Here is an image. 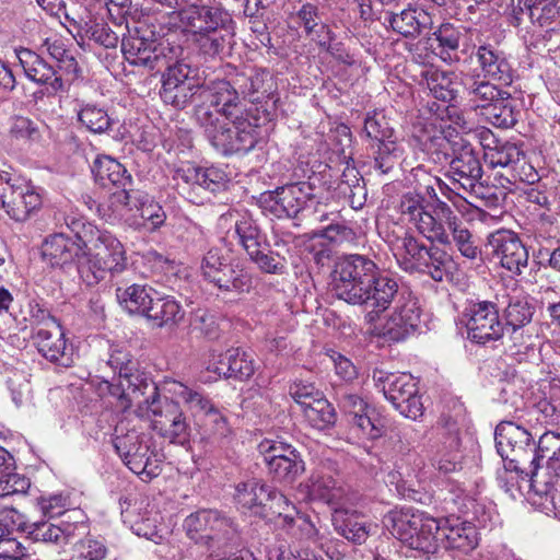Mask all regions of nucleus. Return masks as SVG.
Here are the masks:
<instances>
[{"mask_svg": "<svg viewBox=\"0 0 560 560\" xmlns=\"http://www.w3.org/2000/svg\"><path fill=\"white\" fill-rule=\"evenodd\" d=\"M133 194L129 189H119L110 194L97 206V212L102 220L109 224H125L128 228H138L131 201Z\"/></svg>", "mask_w": 560, "mask_h": 560, "instance_id": "obj_30", "label": "nucleus"}, {"mask_svg": "<svg viewBox=\"0 0 560 560\" xmlns=\"http://www.w3.org/2000/svg\"><path fill=\"white\" fill-rule=\"evenodd\" d=\"M422 83L430 93L438 100L451 102L458 92V78L454 71L441 70L434 67L427 68L421 72Z\"/></svg>", "mask_w": 560, "mask_h": 560, "instance_id": "obj_37", "label": "nucleus"}, {"mask_svg": "<svg viewBox=\"0 0 560 560\" xmlns=\"http://www.w3.org/2000/svg\"><path fill=\"white\" fill-rule=\"evenodd\" d=\"M92 173L103 186L112 184L121 189H128L132 183V177L126 167L109 155H98L93 162Z\"/></svg>", "mask_w": 560, "mask_h": 560, "instance_id": "obj_42", "label": "nucleus"}, {"mask_svg": "<svg viewBox=\"0 0 560 560\" xmlns=\"http://www.w3.org/2000/svg\"><path fill=\"white\" fill-rule=\"evenodd\" d=\"M462 322L466 327L467 338L478 345L500 340L504 335L505 328L500 320L497 305L489 301L477 302L466 307Z\"/></svg>", "mask_w": 560, "mask_h": 560, "instance_id": "obj_13", "label": "nucleus"}, {"mask_svg": "<svg viewBox=\"0 0 560 560\" xmlns=\"http://www.w3.org/2000/svg\"><path fill=\"white\" fill-rule=\"evenodd\" d=\"M280 525L288 534L301 541L313 544L318 542V529L308 516L300 514L295 506L293 510H283L281 516L273 521Z\"/></svg>", "mask_w": 560, "mask_h": 560, "instance_id": "obj_43", "label": "nucleus"}, {"mask_svg": "<svg viewBox=\"0 0 560 560\" xmlns=\"http://www.w3.org/2000/svg\"><path fill=\"white\" fill-rule=\"evenodd\" d=\"M211 517H213L212 510H200L188 515L184 522L188 537L197 544L209 545L210 538L213 537L209 534Z\"/></svg>", "mask_w": 560, "mask_h": 560, "instance_id": "obj_53", "label": "nucleus"}, {"mask_svg": "<svg viewBox=\"0 0 560 560\" xmlns=\"http://www.w3.org/2000/svg\"><path fill=\"white\" fill-rule=\"evenodd\" d=\"M40 326L34 328V345L47 360L62 366H70L73 362V350L67 345L61 326L49 312L40 311Z\"/></svg>", "mask_w": 560, "mask_h": 560, "instance_id": "obj_16", "label": "nucleus"}, {"mask_svg": "<svg viewBox=\"0 0 560 560\" xmlns=\"http://www.w3.org/2000/svg\"><path fill=\"white\" fill-rule=\"evenodd\" d=\"M24 524L23 515L13 508L0 509V547L5 544L18 545L12 535L20 530ZM0 552H7V549L0 548Z\"/></svg>", "mask_w": 560, "mask_h": 560, "instance_id": "obj_58", "label": "nucleus"}, {"mask_svg": "<svg viewBox=\"0 0 560 560\" xmlns=\"http://www.w3.org/2000/svg\"><path fill=\"white\" fill-rule=\"evenodd\" d=\"M352 428L365 439L375 440L383 433V423L375 417V411L371 407L360 412L351 419Z\"/></svg>", "mask_w": 560, "mask_h": 560, "instance_id": "obj_61", "label": "nucleus"}, {"mask_svg": "<svg viewBox=\"0 0 560 560\" xmlns=\"http://www.w3.org/2000/svg\"><path fill=\"white\" fill-rule=\"evenodd\" d=\"M448 452L439 453L434 458V466L443 474H450L460 468L459 456L455 452L459 447L458 429L455 422L447 423V439L445 441Z\"/></svg>", "mask_w": 560, "mask_h": 560, "instance_id": "obj_50", "label": "nucleus"}, {"mask_svg": "<svg viewBox=\"0 0 560 560\" xmlns=\"http://www.w3.org/2000/svg\"><path fill=\"white\" fill-rule=\"evenodd\" d=\"M78 119L82 126L93 133L105 132L112 120L107 112L94 104H85L78 112Z\"/></svg>", "mask_w": 560, "mask_h": 560, "instance_id": "obj_56", "label": "nucleus"}, {"mask_svg": "<svg viewBox=\"0 0 560 560\" xmlns=\"http://www.w3.org/2000/svg\"><path fill=\"white\" fill-rule=\"evenodd\" d=\"M398 294V282L388 273L381 272L376 267L373 280L364 289L362 305L371 307L366 314L369 322H373L376 314L388 308L394 298Z\"/></svg>", "mask_w": 560, "mask_h": 560, "instance_id": "obj_26", "label": "nucleus"}, {"mask_svg": "<svg viewBox=\"0 0 560 560\" xmlns=\"http://www.w3.org/2000/svg\"><path fill=\"white\" fill-rule=\"evenodd\" d=\"M179 21L189 39L209 56L220 54L232 33L233 20L220 7L189 5L179 12Z\"/></svg>", "mask_w": 560, "mask_h": 560, "instance_id": "obj_4", "label": "nucleus"}, {"mask_svg": "<svg viewBox=\"0 0 560 560\" xmlns=\"http://www.w3.org/2000/svg\"><path fill=\"white\" fill-rule=\"evenodd\" d=\"M132 202L136 220L140 223L138 228H131L132 230L144 229L153 232L164 224L166 220L165 211L148 194L133 192Z\"/></svg>", "mask_w": 560, "mask_h": 560, "instance_id": "obj_41", "label": "nucleus"}, {"mask_svg": "<svg viewBox=\"0 0 560 560\" xmlns=\"http://www.w3.org/2000/svg\"><path fill=\"white\" fill-rule=\"evenodd\" d=\"M261 209L277 218H294L300 213L315 221L327 220L322 210L323 205L314 194L313 186L307 182L293 183L278 187L273 191H265L259 197Z\"/></svg>", "mask_w": 560, "mask_h": 560, "instance_id": "obj_6", "label": "nucleus"}, {"mask_svg": "<svg viewBox=\"0 0 560 560\" xmlns=\"http://www.w3.org/2000/svg\"><path fill=\"white\" fill-rule=\"evenodd\" d=\"M427 267L419 268V272L429 275L434 281H443L452 273L453 259L443 249L431 246L425 257Z\"/></svg>", "mask_w": 560, "mask_h": 560, "instance_id": "obj_51", "label": "nucleus"}, {"mask_svg": "<svg viewBox=\"0 0 560 560\" xmlns=\"http://www.w3.org/2000/svg\"><path fill=\"white\" fill-rule=\"evenodd\" d=\"M234 84L240 94L250 102H260L269 97L275 91L271 73L265 69L250 70L249 73H238L234 77Z\"/></svg>", "mask_w": 560, "mask_h": 560, "instance_id": "obj_35", "label": "nucleus"}, {"mask_svg": "<svg viewBox=\"0 0 560 560\" xmlns=\"http://www.w3.org/2000/svg\"><path fill=\"white\" fill-rule=\"evenodd\" d=\"M269 474L280 482L292 483L305 470V464L300 453L287 458H280L267 465Z\"/></svg>", "mask_w": 560, "mask_h": 560, "instance_id": "obj_52", "label": "nucleus"}, {"mask_svg": "<svg viewBox=\"0 0 560 560\" xmlns=\"http://www.w3.org/2000/svg\"><path fill=\"white\" fill-rule=\"evenodd\" d=\"M114 447L124 464L143 481H150L162 471L163 454L156 448L150 434L135 428L127 429L124 422L116 427Z\"/></svg>", "mask_w": 560, "mask_h": 560, "instance_id": "obj_5", "label": "nucleus"}, {"mask_svg": "<svg viewBox=\"0 0 560 560\" xmlns=\"http://www.w3.org/2000/svg\"><path fill=\"white\" fill-rule=\"evenodd\" d=\"M450 165L453 185H458L464 190L479 196V190L482 188L479 184L482 168L472 147L465 143L459 149H455Z\"/></svg>", "mask_w": 560, "mask_h": 560, "instance_id": "obj_24", "label": "nucleus"}, {"mask_svg": "<svg viewBox=\"0 0 560 560\" xmlns=\"http://www.w3.org/2000/svg\"><path fill=\"white\" fill-rule=\"evenodd\" d=\"M493 81L487 79L472 80L466 85L469 102L482 112L494 104L506 91L499 89Z\"/></svg>", "mask_w": 560, "mask_h": 560, "instance_id": "obj_48", "label": "nucleus"}, {"mask_svg": "<svg viewBox=\"0 0 560 560\" xmlns=\"http://www.w3.org/2000/svg\"><path fill=\"white\" fill-rule=\"evenodd\" d=\"M235 233L238 237V243L247 255L267 243L258 225L248 217H243L236 221Z\"/></svg>", "mask_w": 560, "mask_h": 560, "instance_id": "obj_55", "label": "nucleus"}, {"mask_svg": "<svg viewBox=\"0 0 560 560\" xmlns=\"http://www.w3.org/2000/svg\"><path fill=\"white\" fill-rule=\"evenodd\" d=\"M399 210L402 219L428 241L441 245H450V233H447L442 222H439L425 210L424 199L420 192L402 195Z\"/></svg>", "mask_w": 560, "mask_h": 560, "instance_id": "obj_15", "label": "nucleus"}, {"mask_svg": "<svg viewBox=\"0 0 560 560\" xmlns=\"http://www.w3.org/2000/svg\"><path fill=\"white\" fill-rule=\"evenodd\" d=\"M539 462L547 458L548 466L555 471L560 467V434L547 432L539 439L537 447Z\"/></svg>", "mask_w": 560, "mask_h": 560, "instance_id": "obj_64", "label": "nucleus"}, {"mask_svg": "<svg viewBox=\"0 0 560 560\" xmlns=\"http://www.w3.org/2000/svg\"><path fill=\"white\" fill-rule=\"evenodd\" d=\"M42 206V197L36 188L28 182L15 178L8 197L0 199V207L7 214L18 221H26Z\"/></svg>", "mask_w": 560, "mask_h": 560, "instance_id": "obj_22", "label": "nucleus"}, {"mask_svg": "<svg viewBox=\"0 0 560 560\" xmlns=\"http://www.w3.org/2000/svg\"><path fill=\"white\" fill-rule=\"evenodd\" d=\"M292 19L304 30L305 36L315 43L319 49L330 54L343 62H350L343 54L341 44L335 43L336 34L330 26L322 21L318 7L306 2L292 14Z\"/></svg>", "mask_w": 560, "mask_h": 560, "instance_id": "obj_17", "label": "nucleus"}, {"mask_svg": "<svg viewBox=\"0 0 560 560\" xmlns=\"http://www.w3.org/2000/svg\"><path fill=\"white\" fill-rule=\"evenodd\" d=\"M494 441L502 462L539 464L536 442L525 428L512 421H502L495 428Z\"/></svg>", "mask_w": 560, "mask_h": 560, "instance_id": "obj_12", "label": "nucleus"}, {"mask_svg": "<svg viewBox=\"0 0 560 560\" xmlns=\"http://www.w3.org/2000/svg\"><path fill=\"white\" fill-rule=\"evenodd\" d=\"M384 19L394 32L407 38L418 37L432 25L431 15L422 8L411 4L399 12H386Z\"/></svg>", "mask_w": 560, "mask_h": 560, "instance_id": "obj_32", "label": "nucleus"}, {"mask_svg": "<svg viewBox=\"0 0 560 560\" xmlns=\"http://www.w3.org/2000/svg\"><path fill=\"white\" fill-rule=\"evenodd\" d=\"M202 278L226 292H247L252 287L250 275L228 262V257L217 246L210 247L200 260Z\"/></svg>", "mask_w": 560, "mask_h": 560, "instance_id": "obj_11", "label": "nucleus"}, {"mask_svg": "<svg viewBox=\"0 0 560 560\" xmlns=\"http://www.w3.org/2000/svg\"><path fill=\"white\" fill-rule=\"evenodd\" d=\"M155 295H158V292L153 288L143 284H131L116 290V296L121 307L130 314L145 317Z\"/></svg>", "mask_w": 560, "mask_h": 560, "instance_id": "obj_39", "label": "nucleus"}, {"mask_svg": "<svg viewBox=\"0 0 560 560\" xmlns=\"http://www.w3.org/2000/svg\"><path fill=\"white\" fill-rule=\"evenodd\" d=\"M404 154V148L401 143L397 142L396 139L378 143L377 151L375 154V167L383 174L388 173L394 165L400 160Z\"/></svg>", "mask_w": 560, "mask_h": 560, "instance_id": "obj_60", "label": "nucleus"}, {"mask_svg": "<svg viewBox=\"0 0 560 560\" xmlns=\"http://www.w3.org/2000/svg\"><path fill=\"white\" fill-rule=\"evenodd\" d=\"M384 524L394 537L427 558L442 549L468 553L478 546L476 527L458 517L435 518L424 512L401 509L390 511Z\"/></svg>", "mask_w": 560, "mask_h": 560, "instance_id": "obj_1", "label": "nucleus"}, {"mask_svg": "<svg viewBox=\"0 0 560 560\" xmlns=\"http://www.w3.org/2000/svg\"><path fill=\"white\" fill-rule=\"evenodd\" d=\"M235 138H231L226 133H213V128H209V141L213 148L220 153L228 155L240 152H248L257 141V130L243 116H235Z\"/></svg>", "mask_w": 560, "mask_h": 560, "instance_id": "obj_27", "label": "nucleus"}, {"mask_svg": "<svg viewBox=\"0 0 560 560\" xmlns=\"http://www.w3.org/2000/svg\"><path fill=\"white\" fill-rule=\"evenodd\" d=\"M377 265L366 256L346 255L335 262L331 291L336 298L351 305H362L364 289L373 280Z\"/></svg>", "mask_w": 560, "mask_h": 560, "instance_id": "obj_10", "label": "nucleus"}, {"mask_svg": "<svg viewBox=\"0 0 560 560\" xmlns=\"http://www.w3.org/2000/svg\"><path fill=\"white\" fill-rule=\"evenodd\" d=\"M529 7V22L545 30L548 38L560 34V0H525Z\"/></svg>", "mask_w": 560, "mask_h": 560, "instance_id": "obj_36", "label": "nucleus"}, {"mask_svg": "<svg viewBox=\"0 0 560 560\" xmlns=\"http://www.w3.org/2000/svg\"><path fill=\"white\" fill-rule=\"evenodd\" d=\"M332 525L339 535L354 544L364 542L371 532V524L362 514L343 505L334 508Z\"/></svg>", "mask_w": 560, "mask_h": 560, "instance_id": "obj_34", "label": "nucleus"}, {"mask_svg": "<svg viewBox=\"0 0 560 560\" xmlns=\"http://www.w3.org/2000/svg\"><path fill=\"white\" fill-rule=\"evenodd\" d=\"M77 237L84 246L79 273L89 285L105 279L108 273H120L126 269L128 257L125 245L112 232L92 223H82Z\"/></svg>", "mask_w": 560, "mask_h": 560, "instance_id": "obj_2", "label": "nucleus"}, {"mask_svg": "<svg viewBox=\"0 0 560 560\" xmlns=\"http://www.w3.org/2000/svg\"><path fill=\"white\" fill-rule=\"evenodd\" d=\"M9 135L11 139L23 143L36 142L40 138L37 124L24 116H14L11 118Z\"/></svg>", "mask_w": 560, "mask_h": 560, "instance_id": "obj_62", "label": "nucleus"}, {"mask_svg": "<svg viewBox=\"0 0 560 560\" xmlns=\"http://www.w3.org/2000/svg\"><path fill=\"white\" fill-rule=\"evenodd\" d=\"M176 178L183 179L190 185H198L210 191H217L224 187L228 176L219 167H199L195 165H185L176 171Z\"/></svg>", "mask_w": 560, "mask_h": 560, "instance_id": "obj_40", "label": "nucleus"}, {"mask_svg": "<svg viewBox=\"0 0 560 560\" xmlns=\"http://www.w3.org/2000/svg\"><path fill=\"white\" fill-rule=\"evenodd\" d=\"M374 378L377 386H382L385 398L394 407L418 392L415 378L408 373L387 374L386 376L381 374L377 377L375 375Z\"/></svg>", "mask_w": 560, "mask_h": 560, "instance_id": "obj_44", "label": "nucleus"}, {"mask_svg": "<svg viewBox=\"0 0 560 560\" xmlns=\"http://www.w3.org/2000/svg\"><path fill=\"white\" fill-rule=\"evenodd\" d=\"M544 397L535 405L534 410L541 415L545 422L560 418V381L553 380L544 389Z\"/></svg>", "mask_w": 560, "mask_h": 560, "instance_id": "obj_54", "label": "nucleus"}, {"mask_svg": "<svg viewBox=\"0 0 560 560\" xmlns=\"http://www.w3.org/2000/svg\"><path fill=\"white\" fill-rule=\"evenodd\" d=\"M499 401L506 405L509 411H521L525 407L524 401V387L522 386V380L513 377L511 381L502 383L500 387Z\"/></svg>", "mask_w": 560, "mask_h": 560, "instance_id": "obj_63", "label": "nucleus"}, {"mask_svg": "<svg viewBox=\"0 0 560 560\" xmlns=\"http://www.w3.org/2000/svg\"><path fill=\"white\" fill-rule=\"evenodd\" d=\"M434 40L433 52L444 62L452 63L459 59L458 48L462 38L460 31L451 23H444L433 33Z\"/></svg>", "mask_w": 560, "mask_h": 560, "instance_id": "obj_46", "label": "nucleus"}, {"mask_svg": "<svg viewBox=\"0 0 560 560\" xmlns=\"http://www.w3.org/2000/svg\"><path fill=\"white\" fill-rule=\"evenodd\" d=\"M310 495L314 500L323 501L330 506L342 505L345 489L341 483L330 475L322 472L314 474L310 480Z\"/></svg>", "mask_w": 560, "mask_h": 560, "instance_id": "obj_45", "label": "nucleus"}, {"mask_svg": "<svg viewBox=\"0 0 560 560\" xmlns=\"http://www.w3.org/2000/svg\"><path fill=\"white\" fill-rule=\"evenodd\" d=\"M523 151L517 144L512 142H499L494 145H487L483 151L485 163L491 168L495 167H513L520 162Z\"/></svg>", "mask_w": 560, "mask_h": 560, "instance_id": "obj_47", "label": "nucleus"}, {"mask_svg": "<svg viewBox=\"0 0 560 560\" xmlns=\"http://www.w3.org/2000/svg\"><path fill=\"white\" fill-rule=\"evenodd\" d=\"M535 307L526 295L512 296L504 310L506 330L517 352L534 348V334L529 327Z\"/></svg>", "mask_w": 560, "mask_h": 560, "instance_id": "obj_18", "label": "nucleus"}, {"mask_svg": "<svg viewBox=\"0 0 560 560\" xmlns=\"http://www.w3.org/2000/svg\"><path fill=\"white\" fill-rule=\"evenodd\" d=\"M212 515L213 520H210L209 534H212L213 537L210 538L208 546L210 549L225 547L226 541L235 536L236 528L233 522L219 511L212 510Z\"/></svg>", "mask_w": 560, "mask_h": 560, "instance_id": "obj_59", "label": "nucleus"}, {"mask_svg": "<svg viewBox=\"0 0 560 560\" xmlns=\"http://www.w3.org/2000/svg\"><path fill=\"white\" fill-rule=\"evenodd\" d=\"M84 252L83 244L63 233H57L47 237L43 244L42 254L44 259L52 267H63L72 261L79 265Z\"/></svg>", "mask_w": 560, "mask_h": 560, "instance_id": "obj_31", "label": "nucleus"}, {"mask_svg": "<svg viewBox=\"0 0 560 560\" xmlns=\"http://www.w3.org/2000/svg\"><path fill=\"white\" fill-rule=\"evenodd\" d=\"M107 364L114 372H118V383L103 380L97 385V392L102 397L112 398L110 404L115 408L127 411L144 394H156L154 382L138 369V362L127 350L118 346L112 347Z\"/></svg>", "mask_w": 560, "mask_h": 560, "instance_id": "obj_3", "label": "nucleus"}, {"mask_svg": "<svg viewBox=\"0 0 560 560\" xmlns=\"http://www.w3.org/2000/svg\"><path fill=\"white\" fill-rule=\"evenodd\" d=\"M485 118L494 127L498 128H511L517 121V113L512 105L511 95L506 92L502 97H500L494 104L488 106L485 112H482Z\"/></svg>", "mask_w": 560, "mask_h": 560, "instance_id": "obj_49", "label": "nucleus"}, {"mask_svg": "<svg viewBox=\"0 0 560 560\" xmlns=\"http://www.w3.org/2000/svg\"><path fill=\"white\" fill-rule=\"evenodd\" d=\"M538 467L539 464L521 465L514 462H503V467L497 470V481L499 487L513 499L522 495V482H529L534 495L538 498L533 499L534 503L549 514L557 509V479L553 476L546 481L540 480L537 472Z\"/></svg>", "mask_w": 560, "mask_h": 560, "instance_id": "obj_8", "label": "nucleus"}, {"mask_svg": "<svg viewBox=\"0 0 560 560\" xmlns=\"http://www.w3.org/2000/svg\"><path fill=\"white\" fill-rule=\"evenodd\" d=\"M435 210L440 217L439 222H442L443 225L446 224L452 235V237L450 236V244L453 242L463 257L475 260L480 255V249L471 232L446 202H439Z\"/></svg>", "mask_w": 560, "mask_h": 560, "instance_id": "obj_29", "label": "nucleus"}, {"mask_svg": "<svg viewBox=\"0 0 560 560\" xmlns=\"http://www.w3.org/2000/svg\"><path fill=\"white\" fill-rule=\"evenodd\" d=\"M199 98L201 104L197 106V109L200 106H207L213 117L231 119L242 114L240 92L234 81L219 80L207 86L201 85Z\"/></svg>", "mask_w": 560, "mask_h": 560, "instance_id": "obj_20", "label": "nucleus"}, {"mask_svg": "<svg viewBox=\"0 0 560 560\" xmlns=\"http://www.w3.org/2000/svg\"><path fill=\"white\" fill-rule=\"evenodd\" d=\"M474 56L480 70L479 77L502 85H510L513 82V68L502 50L485 44L477 47Z\"/></svg>", "mask_w": 560, "mask_h": 560, "instance_id": "obj_25", "label": "nucleus"}, {"mask_svg": "<svg viewBox=\"0 0 560 560\" xmlns=\"http://www.w3.org/2000/svg\"><path fill=\"white\" fill-rule=\"evenodd\" d=\"M248 257L262 272L281 275L285 270L284 257L270 250L267 243L248 254Z\"/></svg>", "mask_w": 560, "mask_h": 560, "instance_id": "obj_57", "label": "nucleus"}, {"mask_svg": "<svg viewBox=\"0 0 560 560\" xmlns=\"http://www.w3.org/2000/svg\"><path fill=\"white\" fill-rule=\"evenodd\" d=\"M25 77L37 84L48 85L52 92L62 90L63 82L58 71L38 54L27 48L15 49Z\"/></svg>", "mask_w": 560, "mask_h": 560, "instance_id": "obj_28", "label": "nucleus"}, {"mask_svg": "<svg viewBox=\"0 0 560 560\" xmlns=\"http://www.w3.org/2000/svg\"><path fill=\"white\" fill-rule=\"evenodd\" d=\"M133 406L136 416L150 420L152 430L162 438L180 445L189 441L190 425L179 406L172 400H162L158 389L155 395L144 394Z\"/></svg>", "mask_w": 560, "mask_h": 560, "instance_id": "obj_7", "label": "nucleus"}, {"mask_svg": "<svg viewBox=\"0 0 560 560\" xmlns=\"http://www.w3.org/2000/svg\"><path fill=\"white\" fill-rule=\"evenodd\" d=\"M488 246L493 258L514 275H521L527 267L528 252L516 233L510 230H498L488 237Z\"/></svg>", "mask_w": 560, "mask_h": 560, "instance_id": "obj_21", "label": "nucleus"}, {"mask_svg": "<svg viewBox=\"0 0 560 560\" xmlns=\"http://www.w3.org/2000/svg\"><path fill=\"white\" fill-rule=\"evenodd\" d=\"M421 310L411 294H401L377 334L390 341H401L415 332L420 323Z\"/></svg>", "mask_w": 560, "mask_h": 560, "instance_id": "obj_19", "label": "nucleus"}, {"mask_svg": "<svg viewBox=\"0 0 560 560\" xmlns=\"http://www.w3.org/2000/svg\"><path fill=\"white\" fill-rule=\"evenodd\" d=\"M387 243L400 268L406 271H418L427 267L425 257L430 247L420 243L413 235L405 233L404 236L388 238Z\"/></svg>", "mask_w": 560, "mask_h": 560, "instance_id": "obj_33", "label": "nucleus"}, {"mask_svg": "<svg viewBox=\"0 0 560 560\" xmlns=\"http://www.w3.org/2000/svg\"><path fill=\"white\" fill-rule=\"evenodd\" d=\"M290 395L310 427L318 431L334 427L335 408L314 385L303 382L294 383L290 387Z\"/></svg>", "mask_w": 560, "mask_h": 560, "instance_id": "obj_14", "label": "nucleus"}, {"mask_svg": "<svg viewBox=\"0 0 560 560\" xmlns=\"http://www.w3.org/2000/svg\"><path fill=\"white\" fill-rule=\"evenodd\" d=\"M121 51L125 59L137 67L154 69L160 60L156 38L149 30L129 31L121 40Z\"/></svg>", "mask_w": 560, "mask_h": 560, "instance_id": "obj_23", "label": "nucleus"}, {"mask_svg": "<svg viewBox=\"0 0 560 560\" xmlns=\"http://www.w3.org/2000/svg\"><path fill=\"white\" fill-rule=\"evenodd\" d=\"M233 499L242 513L270 522L281 516L283 510H293V503L283 493L258 478L237 482Z\"/></svg>", "mask_w": 560, "mask_h": 560, "instance_id": "obj_9", "label": "nucleus"}, {"mask_svg": "<svg viewBox=\"0 0 560 560\" xmlns=\"http://www.w3.org/2000/svg\"><path fill=\"white\" fill-rule=\"evenodd\" d=\"M185 310L173 296L155 295L147 318L154 323L158 327H166L174 329L178 327L185 319Z\"/></svg>", "mask_w": 560, "mask_h": 560, "instance_id": "obj_38", "label": "nucleus"}]
</instances>
